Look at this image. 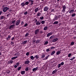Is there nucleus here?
Wrapping results in <instances>:
<instances>
[{
    "instance_id": "obj_24",
    "label": "nucleus",
    "mask_w": 76,
    "mask_h": 76,
    "mask_svg": "<svg viewBox=\"0 0 76 76\" xmlns=\"http://www.w3.org/2000/svg\"><path fill=\"white\" fill-rule=\"evenodd\" d=\"M58 21H56L54 23V24H57L58 23Z\"/></svg>"
},
{
    "instance_id": "obj_36",
    "label": "nucleus",
    "mask_w": 76,
    "mask_h": 76,
    "mask_svg": "<svg viewBox=\"0 0 76 76\" xmlns=\"http://www.w3.org/2000/svg\"><path fill=\"white\" fill-rule=\"evenodd\" d=\"M42 24H44L45 23V21L44 20H42L41 22Z\"/></svg>"
},
{
    "instance_id": "obj_22",
    "label": "nucleus",
    "mask_w": 76,
    "mask_h": 76,
    "mask_svg": "<svg viewBox=\"0 0 76 76\" xmlns=\"http://www.w3.org/2000/svg\"><path fill=\"white\" fill-rule=\"evenodd\" d=\"M74 10H71L69 11V13L70 14H71V13H73L74 12Z\"/></svg>"
},
{
    "instance_id": "obj_54",
    "label": "nucleus",
    "mask_w": 76,
    "mask_h": 76,
    "mask_svg": "<svg viewBox=\"0 0 76 76\" xmlns=\"http://www.w3.org/2000/svg\"><path fill=\"white\" fill-rule=\"evenodd\" d=\"M54 12V9H53L51 10V12Z\"/></svg>"
},
{
    "instance_id": "obj_4",
    "label": "nucleus",
    "mask_w": 76,
    "mask_h": 76,
    "mask_svg": "<svg viewBox=\"0 0 76 76\" xmlns=\"http://www.w3.org/2000/svg\"><path fill=\"white\" fill-rule=\"evenodd\" d=\"M20 22V20H18L15 23L16 25L17 26H18L19 25Z\"/></svg>"
},
{
    "instance_id": "obj_29",
    "label": "nucleus",
    "mask_w": 76,
    "mask_h": 76,
    "mask_svg": "<svg viewBox=\"0 0 76 76\" xmlns=\"http://www.w3.org/2000/svg\"><path fill=\"white\" fill-rule=\"evenodd\" d=\"M48 27L47 26H45L44 28V30H46L47 29Z\"/></svg>"
},
{
    "instance_id": "obj_30",
    "label": "nucleus",
    "mask_w": 76,
    "mask_h": 76,
    "mask_svg": "<svg viewBox=\"0 0 76 76\" xmlns=\"http://www.w3.org/2000/svg\"><path fill=\"white\" fill-rule=\"evenodd\" d=\"M40 18L41 20H43L44 19V16H41L40 17Z\"/></svg>"
},
{
    "instance_id": "obj_15",
    "label": "nucleus",
    "mask_w": 76,
    "mask_h": 76,
    "mask_svg": "<svg viewBox=\"0 0 76 76\" xmlns=\"http://www.w3.org/2000/svg\"><path fill=\"white\" fill-rule=\"evenodd\" d=\"M39 10V8L37 7L35 10V12H37Z\"/></svg>"
},
{
    "instance_id": "obj_20",
    "label": "nucleus",
    "mask_w": 76,
    "mask_h": 76,
    "mask_svg": "<svg viewBox=\"0 0 76 76\" xmlns=\"http://www.w3.org/2000/svg\"><path fill=\"white\" fill-rule=\"evenodd\" d=\"M10 36V35H8V37L7 38V40H8L10 39L11 38Z\"/></svg>"
},
{
    "instance_id": "obj_11",
    "label": "nucleus",
    "mask_w": 76,
    "mask_h": 76,
    "mask_svg": "<svg viewBox=\"0 0 76 76\" xmlns=\"http://www.w3.org/2000/svg\"><path fill=\"white\" fill-rule=\"evenodd\" d=\"M58 18V17L57 16H55L54 17V19L53 20L54 21H55L56 20H57Z\"/></svg>"
},
{
    "instance_id": "obj_60",
    "label": "nucleus",
    "mask_w": 76,
    "mask_h": 76,
    "mask_svg": "<svg viewBox=\"0 0 76 76\" xmlns=\"http://www.w3.org/2000/svg\"><path fill=\"white\" fill-rule=\"evenodd\" d=\"M24 24V22L23 21L21 23V25H23Z\"/></svg>"
},
{
    "instance_id": "obj_56",
    "label": "nucleus",
    "mask_w": 76,
    "mask_h": 76,
    "mask_svg": "<svg viewBox=\"0 0 76 76\" xmlns=\"http://www.w3.org/2000/svg\"><path fill=\"white\" fill-rule=\"evenodd\" d=\"M27 25L28 24H27V23H26L24 26V27H26L27 26Z\"/></svg>"
},
{
    "instance_id": "obj_48",
    "label": "nucleus",
    "mask_w": 76,
    "mask_h": 76,
    "mask_svg": "<svg viewBox=\"0 0 76 76\" xmlns=\"http://www.w3.org/2000/svg\"><path fill=\"white\" fill-rule=\"evenodd\" d=\"M45 57V55L44 54L42 56V58H44Z\"/></svg>"
},
{
    "instance_id": "obj_37",
    "label": "nucleus",
    "mask_w": 76,
    "mask_h": 76,
    "mask_svg": "<svg viewBox=\"0 0 76 76\" xmlns=\"http://www.w3.org/2000/svg\"><path fill=\"white\" fill-rule=\"evenodd\" d=\"M28 67H26V69H25V70L26 71H28Z\"/></svg>"
},
{
    "instance_id": "obj_16",
    "label": "nucleus",
    "mask_w": 76,
    "mask_h": 76,
    "mask_svg": "<svg viewBox=\"0 0 76 76\" xmlns=\"http://www.w3.org/2000/svg\"><path fill=\"white\" fill-rule=\"evenodd\" d=\"M39 58V56L38 55H36L34 56V58H36L37 59H38Z\"/></svg>"
},
{
    "instance_id": "obj_8",
    "label": "nucleus",
    "mask_w": 76,
    "mask_h": 76,
    "mask_svg": "<svg viewBox=\"0 0 76 76\" xmlns=\"http://www.w3.org/2000/svg\"><path fill=\"white\" fill-rule=\"evenodd\" d=\"M53 34V33H48L47 35V37H49L51 35Z\"/></svg>"
},
{
    "instance_id": "obj_38",
    "label": "nucleus",
    "mask_w": 76,
    "mask_h": 76,
    "mask_svg": "<svg viewBox=\"0 0 76 76\" xmlns=\"http://www.w3.org/2000/svg\"><path fill=\"white\" fill-rule=\"evenodd\" d=\"M34 1L33 0H32V1L31 2V5H32L34 3Z\"/></svg>"
},
{
    "instance_id": "obj_52",
    "label": "nucleus",
    "mask_w": 76,
    "mask_h": 76,
    "mask_svg": "<svg viewBox=\"0 0 76 76\" xmlns=\"http://www.w3.org/2000/svg\"><path fill=\"white\" fill-rule=\"evenodd\" d=\"M49 56H48L47 57H45L46 60L48 59V58L49 57Z\"/></svg>"
},
{
    "instance_id": "obj_33",
    "label": "nucleus",
    "mask_w": 76,
    "mask_h": 76,
    "mask_svg": "<svg viewBox=\"0 0 76 76\" xmlns=\"http://www.w3.org/2000/svg\"><path fill=\"white\" fill-rule=\"evenodd\" d=\"M74 43H75L74 42H72V43H71L70 45H74Z\"/></svg>"
},
{
    "instance_id": "obj_55",
    "label": "nucleus",
    "mask_w": 76,
    "mask_h": 76,
    "mask_svg": "<svg viewBox=\"0 0 76 76\" xmlns=\"http://www.w3.org/2000/svg\"><path fill=\"white\" fill-rule=\"evenodd\" d=\"M43 31H40V34H42V33H43Z\"/></svg>"
},
{
    "instance_id": "obj_31",
    "label": "nucleus",
    "mask_w": 76,
    "mask_h": 76,
    "mask_svg": "<svg viewBox=\"0 0 76 76\" xmlns=\"http://www.w3.org/2000/svg\"><path fill=\"white\" fill-rule=\"evenodd\" d=\"M29 3V2L28 1L26 2L25 3L26 5H28Z\"/></svg>"
},
{
    "instance_id": "obj_34",
    "label": "nucleus",
    "mask_w": 76,
    "mask_h": 76,
    "mask_svg": "<svg viewBox=\"0 0 76 76\" xmlns=\"http://www.w3.org/2000/svg\"><path fill=\"white\" fill-rule=\"evenodd\" d=\"M19 55V53L18 52H17V53H15V56H18Z\"/></svg>"
},
{
    "instance_id": "obj_50",
    "label": "nucleus",
    "mask_w": 76,
    "mask_h": 76,
    "mask_svg": "<svg viewBox=\"0 0 76 76\" xmlns=\"http://www.w3.org/2000/svg\"><path fill=\"white\" fill-rule=\"evenodd\" d=\"M16 65L17 66H19L20 65V64L19 62H17L16 64Z\"/></svg>"
},
{
    "instance_id": "obj_51",
    "label": "nucleus",
    "mask_w": 76,
    "mask_h": 76,
    "mask_svg": "<svg viewBox=\"0 0 76 76\" xmlns=\"http://www.w3.org/2000/svg\"><path fill=\"white\" fill-rule=\"evenodd\" d=\"M13 61L12 60H11L10 62V63L11 64H12L13 63Z\"/></svg>"
},
{
    "instance_id": "obj_63",
    "label": "nucleus",
    "mask_w": 76,
    "mask_h": 76,
    "mask_svg": "<svg viewBox=\"0 0 76 76\" xmlns=\"http://www.w3.org/2000/svg\"><path fill=\"white\" fill-rule=\"evenodd\" d=\"M17 67V65H15L14 66L15 68H16Z\"/></svg>"
},
{
    "instance_id": "obj_35",
    "label": "nucleus",
    "mask_w": 76,
    "mask_h": 76,
    "mask_svg": "<svg viewBox=\"0 0 76 76\" xmlns=\"http://www.w3.org/2000/svg\"><path fill=\"white\" fill-rule=\"evenodd\" d=\"M75 58V57H74L70 59V60L71 61H72L74 60Z\"/></svg>"
},
{
    "instance_id": "obj_26",
    "label": "nucleus",
    "mask_w": 76,
    "mask_h": 76,
    "mask_svg": "<svg viewBox=\"0 0 76 76\" xmlns=\"http://www.w3.org/2000/svg\"><path fill=\"white\" fill-rule=\"evenodd\" d=\"M40 42V40H36V44H38L39 43V42Z\"/></svg>"
},
{
    "instance_id": "obj_44",
    "label": "nucleus",
    "mask_w": 76,
    "mask_h": 76,
    "mask_svg": "<svg viewBox=\"0 0 76 76\" xmlns=\"http://www.w3.org/2000/svg\"><path fill=\"white\" fill-rule=\"evenodd\" d=\"M28 13V12L27 11H26V12H24V14L25 15H26Z\"/></svg>"
},
{
    "instance_id": "obj_17",
    "label": "nucleus",
    "mask_w": 76,
    "mask_h": 76,
    "mask_svg": "<svg viewBox=\"0 0 76 76\" xmlns=\"http://www.w3.org/2000/svg\"><path fill=\"white\" fill-rule=\"evenodd\" d=\"M57 71V70L56 69L55 70H54L52 74H55Z\"/></svg>"
},
{
    "instance_id": "obj_58",
    "label": "nucleus",
    "mask_w": 76,
    "mask_h": 76,
    "mask_svg": "<svg viewBox=\"0 0 76 76\" xmlns=\"http://www.w3.org/2000/svg\"><path fill=\"white\" fill-rule=\"evenodd\" d=\"M7 72V74H8L10 73V71H8Z\"/></svg>"
},
{
    "instance_id": "obj_21",
    "label": "nucleus",
    "mask_w": 76,
    "mask_h": 76,
    "mask_svg": "<svg viewBox=\"0 0 76 76\" xmlns=\"http://www.w3.org/2000/svg\"><path fill=\"white\" fill-rule=\"evenodd\" d=\"M27 40H25L22 43V44H25L27 43Z\"/></svg>"
},
{
    "instance_id": "obj_41",
    "label": "nucleus",
    "mask_w": 76,
    "mask_h": 76,
    "mask_svg": "<svg viewBox=\"0 0 76 76\" xmlns=\"http://www.w3.org/2000/svg\"><path fill=\"white\" fill-rule=\"evenodd\" d=\"M72 54L71 53H69V55H68V57H70L71 56Z\"/></svg>"
},
{
    "instance_id": "obj_43",
    "label": "nucleus",
    "mask_w": 76,
    "mask_h": 76,
    "mask_svg": "<svg viewBox=\"0 0 76 76\" xmlns=\"http://www.w3.org/2000/svg\"><path fill=\"white\" fill-rule=\"evenodd\" d=\"M36 41V40H35V39H33V41H32V42L34 44V42H35Z\"/></svg>"
},
{
    "instance_id": "obj_3",
    "label": "nucleus",
    "mask_w": 76,
    "mask_h": 76,
    "mask_svg": "<svg viewBox=\"0 0 76 76\" xmlns=\"http://www.w3.org/2000/svg\"><path fill=\"white\" fill-rule=\"evenodd\" d=\"M15 26V24H13L10 25L9 27V29L11 30H12L13 28Z\"/></svg>"
},
{
    "instance_id": "obj_61",
    "label": "nucleus",
    "mask_w": 76,
    "mask_h": 76,
    "mask_svg": "<svg viewBox=\"0 0 76 76\" xmlns=\"http://www.w3.org/2000/svg\"><path fill=\"white\" fill-rule=\"evenodd\" d=\"M2 13V11H0V15Z\"/></svg>"
},
{
    "instance_id": "obj_46",
    "label": "nucleus",
    "mask_w": 76,
    "mask_h": 76,
    "mask_svg": "<svg viewBox=\"0 0 76 76\" xmlns=\"http://www.w3.org/2000/svg\"><path fill=\"white\" fill-rule=\"evenodd\" d=\"M60 64H61V65L63 66V65H64V62H61V63Z\"/></svg>"
},
{
    "instance_id": "obj_9",
    "label": "nucleus",
    "mask_w": 76,
    "mask_h": 76,
    "mask_svg": "<svg viewBox=\"0 0 76 76\" xmlns=\"http://www.w3.org/2000/svg\"><path fill=\"white\" fill-rule=\"evenodd\" d=\"M58 38H56V39H53V42H55L57 41L58 40Z\"/></svg>"
},
{
    "instance_id": "obj_19",
    "label": "nucleus",
    "mask_w": 76,
    "mask_h": 76,
    "mask_svg": "<svg viewBox=\"0 0 76 76\" xmlns=\"http://www.w3.org/2000/svg\"><path fill=\"white\" fill-rule=\"evenodd\" d=\"M61 53V51H58L56 53V55H59Z\"/></svg>"
},
{
    "instance_id": "obj_6",
    "label": "nucleus",
    "mask_w": 76,
    "mask_h": 76,
    "mask_svg": "<svg viewBox=\"0 0 76 76\" xmlns=\"http://www.w3.org/2000/svg\"><path fill=\"white\" fill-rule=\"evenodd\" d=\"M39 32V29H38L37 30H36L35 32V34H37Z\"/></svg>"
},
{
    "instance_id": "obj_42",
    "label": "nucleus",
    "mask_w": 76,
    "mask_h": 76,
    "mask_svg": "<svg viewBox=\"0 0 76 76\" xmlns=\"http://www.w3.org/2000/svg\"><path fill=\"white\" fill-rule=\"evenodd\" d=\"M4 16H1V20L3 19H4Z\"/></svg>"
},
{
    "instance_id": "obj_12",
    "label": "nucleus",
    "mask_w": 76,
    "mask_h": 76,
    "mask_svg": "<svg viewBox=\"0 0 76 76\" xmlns=\"http://www.w3.org/2000/svg\"><path fill=\"white\" fill-rule=\"evenodd\" d=\"M41 24V23L39 22V21H37V23H36V25H40V24Z\"/></svg>"
},
{
    "instance_id": "obj_49",
    "label": "nucleus",
    "mask_w": 76,
    "mask_h": 76,
    "mask_svg": "<svg viewBox=\"0 0 76 76\" xmlns=\"http://www.w3.org/2000/svg\"><path fill=\"white\" fill-rule=\"evenodd\" d=\"M61 65L60 64H59L58 67V68H59L61 67Z\"/></svg>"
},
{
    "instance_id": "obj_64",
    "label": "nucleus",
    "mask_w": 76,
    "mask_h": 76,
    "mask_svg": "<svg viewBox=\"0 0 76 76\" xmlns=\"http://www.w3.org/2000/svg\"><path fill=\"white\" fill-rule=\"evenodd\" d=\"M11 44L12 45L14 44V43L13 42H12V41H11Z\"/></svg>"
},
{
    "instance_id": "obj_62",
    "label": "nucleus",
    "mask_w": 76,
    "mask_h": 76,
    "mask_svg": "<svg viewBox=\"0 0 76 76\" xmlns=\"http://www.w3.org/2000/svg\"><path fill=\"white\" fill-rule=\"evenodd\" d=\"M14 39V37H12V38L11 40H13Z\"/></svg>"
},
{
    "instance_id": "obj_47",
    "label": "nucleus",
    "mask_w": 76,
    "mask_h": 76,
    "mask_svg": "<svg viewBox=\"0 0 76 76\" xmlns=\"http://www.w3.org/2000/svg\"><path fill=\"white\" fill-rule=\"evenodd\" d=\"M48 43V41H47L45 43H44V45H45L46 44H47Z\"/></svg>"
},
{
    "instance_id": "obj_23",
    "label": "nucleus",
    "mask_w": 76,
    "mask_h": 76,
    "mask_svg": "<svg viewBox=\"0 0 76 76\" xmlns=\"http://www.w3.org/2000/svg\"><path fill=\"white\" fill-rule=\"evenodd\" d=\"M17 57H18L17 56L14 57L12 58L11 59H12V60H13L16 59V58H17Z\"/></svg>"
},
{
    "instance_id": "obj_5",
    "label": "nucleus",
    "mask_w": 76,
    "mask_h": 76,
    "mask_svg": "<svg viewBox=\"0 0 76 76\" xmlns=\"http://www.w3.org/2000/svg\"><path fill=\"white\" fill-rule=\"evenodd\" d=\"M48 9H49V8L47 6H45L44 8V11L46 12L48 11Z\"/></svg>"
},
{
    "instance_id": "obj_57",
    "label": "nucleus",
    "mask_w": 76,
    "mask_h": 76,
    "mask_svg": "<svg viewBox=\"0 0 76 76\" xmlns=\"http://www.w3.org/2000/svg\"><path fill=\"white\" fill-rule=\"evenodd\" d=\"M55 48V47H53V46H52V47L51 48V49H54Z\"/></svg>"
},
{
    "instance_id": "obj_27",
    "label": "nucleus",
    "mask_w": 76,
    "mask_h": 76,
    "mask_svg": "<svg viewBox=\"0 0 76 76\" xmlns=\"http://www.w3.org/2000/svg\"><path fill=\"white\" fill-rule=\"evenodd\" d=\"M15 21H16L15 20H13V21H12V23L14 24H15Z\"/></svg>"
},
{
    "instance_id": "obj_59",
    "label": "nucleus",
    "mask_w": 76,
    "mask_h": 76,
    "mask_svg": "<svg viewBox=\"0 0 76 76\" xmlns=\"http://www.w3.org/2000/svg\"><path fill=\"white\" fill-rule=\"evenodd\" d=\"M50 50H49V49H47L46 51L48 52V51H49Z\"/></svg>"
},
{
    "instance_id": "obj_28",
    "label": "nucleus",
    "mask_w": 76,
    "mask_h": 76,
    "mask_svg": "<svg viewBox=\"0 0 76 76\" xmlns=\"http://www.w3.org/2000/svg\"><path fill=\"white\" fill-rule=\"evenodd\" d=\"M30 58H31V59L32 60H33L35 58L33 56H31V57H30Z\"/></svg>"
},
{
    "instance_id": "obj_2",
    "label": "nucleus",
    "mask_w": 76,
    "mask_h": 76,
    "mask_svg": "<svg viewBox=\"0 0 76 76\" xmlns=\"http://www.w3.org/2000/svg\"><path fill=\"white\" fill-rule=\"evenodd\" d=\"M9 9V8H8V7H5L3 8V11L4 12H5L7 11V10H8Z\"/></svg>"
},
{
    "instance_id": "obj_53",
    "label": "nucleus",
    "mask_w": 76,
    "mask_h": 76,
    "mask_svg": "<svg viewBox=\"0 0 76 76\" xmlns=\"http://www.w3.org/2000/svg\"><path fill=\"white\" fill-rule=\"evenodd\" d=\"M29 54V52H27V53H26V55L27 56H28Z\"/></svg>"
},
{
    "instance_id": "obj_7",
    "label": "nucleus",
    "mask_w": 76,
    "mask_h": 76,
    "mask_svg": "<svg viewBox=\"0 0 76 76\" xmlns=\"http://www.w3.org/2000/svg\"><path fill=\"white\" fill-rule=\"evenodd\" d=\"M38 68V67L32 69V71H33L35 72V71H36L37 70Z\"/></svg>"
},
{
    "instance_id": "obj_39",
    "label": "nucleus",
    "mask_w": 76,
    "mask_h": 76,
    "mask_svg": "<svg viewBox=\"0 0 76 76\" xmlns=\"http://www.w3.org/2000/svg\"><path fill=\"white\" fill-rule=\"evenodd\" d=\"M29 35V33H26V34H25V37H27Z\"/></svg>"
},
{
    "instance_id": "obj_40",
    "label": "nucleus",
    "mask_w": 76,
    "mask_h": 76,
    "mask_svg": "<svg viewBox=\"0 0 76 76\" xmlns=\"http://www.w3.org/2000/svg\"><path fill=\"white\" fill-rule=\"evenodd\" d=\"M54 36H51V37H50V39H52V38H54Z\"/></svg>"
},
{
    "instance_id": "obj_1",
    "label": "nucleus",
    "mask_w": 76,
    "mask_h": 76,
    "mask_svg": "<svg viewBox=\"0 0 76 76\" xmlns=\"http://www.w3.org/2000/svg\"><path fill=\"white\" fill-rule=\"evenodd\" d=\"M63 10H62V12L63 13L64 12H65V10L66 8V7L65 5H64L62 7Z\"/></svg>"
},
{
    "instance_id": "obj_14",
    "label": "nucleus",
    "mask_w": 76,
    "mask_h": 76,
    "mask_svg": "<svg viewBox=\"0 0 76 76\" xmlns=\"http://www.w3.org/2000/svg\"><path fill=\"white\" fill-rule=\"evenodd\" d=\"M21 73L22 75H23L25 73V72L24 71H21Z\"/></svg>"
},
{
    "instance_id": "obj_13",
    "label": "nucleus",
    "mask_w": 76,
    "mask_h": 76,
    "mask_svg": "<svg viewBox=\"0 0 76 76\" xmlns=\"http://www.w3.org/2000/svg\"><path fill=\"white\" fill-rule=\"evenodd\" d=\"M25 5V3L24 2H22L21 4V6H22V7H24Z\"/></svg>"
},
{
    "instance_id": "obj_25",
    "label": "nucleus",
    "mask_w": 76,
    "mask_h": 76,
    "mask_svg": "<svg viewBox=\"0 0 76 76\" xmlns=\"http://www.w3.org/2000/svg\"><path fill=\"white\" fill-rule=\"evenodd\" d=\"M55 53V50H54V51H53V52H52L51 55H53Z\"/></svg>"
},
{
    "instance_id": "obj_32",
    "label": "nucleus",
    "mask_w": 76,
    "mask_h": 76,
    "mask_svg": "<svg viewBox=\"0 0 76 76\" xmlns=\"http://www.w3.org/2000/svg\"><path fill=\"white\" fill-rule=\"evenodd\" d=\"M76 15V14L75 13H73L72 15V17H74Z\"/></svg>"
},
{
    "instance_id": "obj_10",
    "label": "nucleus",
    "mask_w": 76,
    "mask_h": 76,
    "mask_svg": "<svg viewBox=\"0 0 76 76\" xmlns=\"http://www.w3.org/2000/svg\"><path fill=\"white\" fill-rule=\"evenodd\" d=\"M30 61H26L25 62V64H29Z\"/></svg>"
},
{
    "instance_id": "obj_45",
    "label": "nucleus",
    "mask_w": 76,
    "mask_h": 76,
    "mask_svg": "<svg viewBox=\"0 0 76 76\" xmlns=\"http://www.w3.org/2000/svg\"><path fill=\"white\" fill-rule=\"evenodd\" d=\"M21 68V67H19L17 69L19 71L20 69Z\"/></svg>"
},
{
    "instance_id": "obj_18",
    "label": "nucleus",
    "mask_w": 76,
    "mask_h": 76,
    "mask_svg": "<svg viewBox=\"0 0 76 76\" xmlns=\"http://www.w3.org/2000/svg\"><path fill=\"white\" fill-rule=\"evenodd\" d=\"M41 15V13H40V12H38L37 13V16H40Z\"/></svg>"
}]
</instances>
